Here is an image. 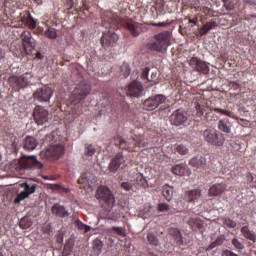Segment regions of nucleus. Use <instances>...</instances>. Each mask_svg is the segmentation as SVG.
I'll return each instance as SVG.
<instances>
[{"mask_svg":"<svg viewBox=\"0 0 256 256\" xmlns=\"http://www.w3.org/2000/svg\"><path fill=\"white\" fill-rule=\"evenodd\" d=\"M222 1L226 11H233V9H235V6L237 5L235 0H222Z\"/></svg>","mask_w":256,"mask_h":256,"instance_id":"e433bc0d","label":"nucleus"},{"mask_svg":"<svg viewBox=\"0 0 256 256\" xmlns=\"http://www.w3.org/2000/svg\"><path fill=\"white\" fill-rule=\"evenodd\" d=\"M36 59H43V54H41V52H37L36 53Z\"/></svg>","mask_w":256,"mask_h":256,"instance_id":"e2e57ef3","label":"nucleus"},{"mask_svg":"<svg viewBox=\"0 0 256 256\" xmlns=\"http://www.w3.org/2000/svg\"><path fill=\"white\" fill-rule=\"evenodd\" d=\"M53 215L56 217H61L62 219L65 217H69V211H67L62 205L54 204L52 207Z\"/></svg>","mask_w":256,"mask_h":256,"instance_id":"a878e982","label":"nucleus"},{"mask_svg":"<svg viewBox=\"0 0 256 256\" xmlns=\"http://www.w3.org/2000/svg\"><path fill=\"white\" fill-rule=\"evenodd\" d=\"M162 195L166 201H171L173 199V187L169 184H164L162 186Z\"/></svg>","mask_w":256,"mask_h":256,"instance_id":"7c9ffc66","label":"nucleus"},{"mask_svg":"<svg viewBox=\"0 0 256 256\" xmlns=\"http://www.w3.org/2000/svg\"><path fill=\"white\" fill-rule=\"evenodd\" d=\"M120 73L124 79H127V77L131 75V67H129L126 62L122 63L120 66Z\"/></svg>","mask_w":256,"mask_h":256,"instance_id":"72a5a7b5","label":"nucleus"},{"mask_svg":"<svg viewBox=\"0 0 256 256\" xmlns=\"http://www.w3.org/2000/svg\"><path fill=\"white\" fill-rule=\"evenodd\" d=\"M201 189H191L184 192V201L186 203H192L195 205V203H199V199H201Z\"/></svg>","mask_w":256,"mask_h":256,"instance_id":"412c9836","label":"nucleus"},{"mask_svg":"<svg viewBox=\"0 0 256 256\" xmlns=\"http://www.w3.org/2000/svg\"><path fill=\"white\" fill-rule=\"evenodd\" d=\"M124 29L129 31L133 37H139L143 32V24L135 21H128L124 24Z\"/></svg>","mask_w":256,"mask_h":256,"instance_id":"aec40b11","label":"nucleus"},{"mask_svg":"<svg viewBox=\"0 0 256 256\" xmlns=\"http://www.w3.org/2000/svg\"><path fill=\"white\" fill-rule=\"evenodd\" d=\"M222 256H239L237 254H235L234 252H232L231 250H224L222 252Z\"/></svg>","mask_w":256,"mask_h":256,"instance_id":"4d7b16f0","label":"nucleus"},{"mask_svg":"<svg viewBox=\"0 0 256 256\" xmlns=\"http://www.w3.org/2000/svg\"><path fill=\"white\" fill-rule=\"evenodd\" d=\"M189 165L193 169H205V167H207V158L201 155L194 156L190 159Z\"/></svg>","mask_w":256,"mask_h":256,"instance_id":"5701e85b","label":"nucleus"},{"mask_svg":"<svg viewBox=\"0 0 256 256\" xmlns=\"http://www.w3.org/2000/svg\"><path fill=\"white\" fill-rule=\"evenodd\" d=\"M218 129L223 131V133H231V122L229 119L225 118L219 121Z\"/></svg>","mask_w":256,"mask_h":256,"instance_id":"2f4dec72","label":"nucleus"},{"mask_svg":"<svg viewBox=\"0 0 256 256\" xmlns=\"http://www.w3.org/2000/svg\"><path fill=\"white\" fill-rule=\"evenodd\" d=\"M217 27V22H207L204 24L200 29H199V35L200 37H203L204 35H207L211 29H216Z\"/></svg>","mask_w":256,"mask_h":256,"instance_id":"c756f323","label":"nucleus"},{"mask_svg":"<svg viewBox=\"0 0 256 256\" xmlns=\"http://www.w3.org/2000/svg\"><path fill=\"white\" fill-rule=\"evenodd\" d=\"M189 65L198 73H202L203 75H208L209 73V66L207 65V63L199 60V58L197 57L191 58L189 61Z\"/></svg>","mask_w":256,"mask_h":256,"instance_id":"f3484780","label":"nucleus"},{"mask_svg":"<svg viewBox=\"0 0 256 256\" xmlns=\"http://www.w3.org/2000/svg\"><path fill=\"white\" fill-rule=\"evenodd\" d=\"M214 242H216V245H218V247H219V245H221L223 243V238L219 237Z\"/></svg>","mask_w":256,"mask_h":256,"instance_id":"052dcab7","label":"nucleus"},{"mask_svg":"<svg viewBox=\"0 0 256 256\" xmlns=\"http://www.w3.org/2000/svg\"><path fill=\"white\" fill-rule=\"evenodd\" d=\"M20 169H43V163L37 160V156H27L19 161Z\"/></svg>","mask_w":256,"mask_h":256,"instance_id":"4468645a","label":"nucleus"},{"mask_svg":"<svg viewBox=\"0 0 256 256\" xmlns=\"http://www.w3.org/2000/svg\"><path fill=\"white\" fill-rule=\"evenodd\" d=\"M149 71H150L149 67H146V68L143 69L142 74H141V77L143 79H146L147 81H151L149 79Z\"/></svg>","mask_w":256,"mask_h":256,"instance_id":"864d4df0","label":"nucleus"},{"mask_svg":"<svg viewBox=\"0 0 256 256\" xmlns=\"http://www.w3.org/2000/svg\"><path fill=\"white\" fill-rule=\"evenodd\" d=\"M210 116H211V113H206V119H209Z\"/></svg>","mask_w":256,"mask_h":256,"instance_id":"69168bd1","label":"nucleus"},{"mask_svg":"<svg viewBox=\"0 0 256 256\" xmlns=\"http://www.w3.org/2000/svg\"><path fill=\"white\" fill-rule=\"evenodd\" d=\"M195 109H196V115L197 117H203L204 113L207 111L205 104L203 102H198L195 104Z\"/></svg>","mask_w":256,"mask_h":256,"instance_id":"f704fd0d","label":"nucleus"},{"mask_svg":"<svg viewBox=\"0 0 256 256\" xmlns=\"http://www.w3.org/2000/svg\"><path fill=\"white\" fill-rule=\"evenodd\" d=\"M176 153L179 155H189V148L183 144H179L175 148Z\"/></svg>","mask_w":256,"mask_h":256,"instance_id":"58836bf2","label":"nucleus"},{"mask_svg":"<svg viewBox=\"0 0 256 256\" xmlns=\"http://www.w3.org/2000/svg\"><path fill=\"white\" fill-rule=\"evenodd\" d=\"M123 163H125V156H123V153L119 152L111 159L109 163L108 169L110 173H117Z\"/></svg>","mask_w":256,"mask_h":256,"instance_id":"a211bd4d","label":"nucleus"},{"mask_svg":"<svg viewBox=\"0 0 256 256\" xmlns=\"http://www.w3.org/2000/svg\"><path fill=\"white\" fill-rule=\"evenodd\" d=\"M202 137L206 143H209V145H213L214 147H223V144L225 143V136L215 130V128H207L203 131Z\"/></svg>","mask_w":256,"mask_h":256,"instance_id":"39448f33","label":"nucleus"},{"mask_svg":"<svg viewBox=\"0 0 256 256\" xmlns=\"http://www.w3.org/2000/svg\"><path fill=\"white\" fill-rule=\"evenodd\" d=\"M126 93L129 95V97H141V95H143V84L137 80H134L128 85Z\"/></svg>","mask_w":256,"mask_h":256,"instance_id":"6ab92c4d","label":"nucleus"},{"mask_svg":"<svg viewBox=\"0 0 256 256\" xmlns=\"http://www.w3.org/2000/svg\"><path fill=\"white\" fill-rule=\"evenodd\" d=\"M20 187L24 190L17 194L16 198L14 199V203L17 205L23 201V199H27L30 195L37 190V184H29L27 182L21 183Z\"/></svg>","mask_w":256,"mask_h":256,"instance_id":"ddd939ff","label":"nucleus"},{"mask_svg":"<svg viewBox=\"0 0 256 256\" xmlns=\"http://www.w3.org/2000/svg\"><path fill=\"white\" fill-rule=\"evenodd\" d=\"M226 189H227V184H225V183L213 184L208 189V196L209 197H220V195H223V193H225Z\"/></svg>","mask_w":256,"mask_h":256,"instance_id":"4be33fe9","label":"nucleus"},{"mask_svg":"<svg viewBox=\"0 0 256 256\" xmlns=\"http://www.w3.org/2000/svg\"><path fill=\"white\" fill-rule=\"evenodd\" d=\"M21 229H29L31 227V221H27V219L23 218L20 220Z\"/></svg>","mask_w":256,"mask_h":256,"instance_id":"49530a36","label":"nucleus"},{"mask_svg":"<svg viewBox=\"0 0 256 256\" xmlns=\"http://www.w3.org/2000/svg\"><path fill=\"white\" fill-rule=\"evenodd\" d=\"M31 17V12H25L23 15L20 16V21L24 25H26L27 21H29Z\"/></svg>","mask_w":256,"mask_h":256,"instance_id":"de8ad7c7","label":"nucleus"},{"mask_svg":"<svg viewBox=\"0 0 256 256\" xmlns=\"http://www.w3.org/2000/svg\"><path fill=\"white\" fill-rule=\"evenodd\" d=\"M171 209V206L167 203H160L158 204V211L163 212V211H169Z\"/></svg>","mask_w":256,"mask_h":256,"instance_id":"09e8293b","label":"nucleus"},{"mask_svg":"<svg viewBox=\"0 0 256 256\" xmlns=\"http://www.w3.org/2000/svg\"><path fill=\"white\" fill-rule=\"evenodd\" d=\"M20 37L22 40V49L25 55H33V51L37 48V42L33 39L31 31H22Z\"/></svg>","mask_w":256,"mask_h":256,"instance_id":"6e6552de","label":"nucleus"},{"mask_svg":"<svg viewBox=\"0 0 256 256\" xmlns=\"http://www.w3.org/2000/svg\"><path fill=\"white\" fill-rule=\"evenodd\" d=\"M71 251H72L71 246L66 245V246H64L62 255L69 256V255H71Z\"/></svg>","mask_w":256,"mask_h":256,"instance_id":"5fc2aeb1","label":"nucleus"},{"mask_svg":"<svg viewBox=\"0 0 256 256\" xmlns=\"http://www.w3.org/2000/svg\"><path fill=\"white\" fill-rule=\"evenodd\" d=\"M121 187L125 191H131V189H133V184H131V182H122Z\"/></svg>","mask_w":256,"mask_h":256,"instance_id":"3c124183","label":"nucleus"},{"mask_svg":"<svg viewBox=\"0 0 256 256\" xmlns=\"http://www.w3.org/2000/svg\"><path fill=\"white\" fill-rule=\"evenodd\" d=\"M111 231H114V233L118 234L120 237H125V229L123 227L113 226Z\"/></svg>","mask_w":256,"mask_h":256,"instance_id":"a18cd8bd","label":"nucleus"},{"mask_svg":"<svg viewBox=\"0 0 256 256\" xmlns=\"http://www.w3.org/2000/svg\"><path fill=\"white\" fill-rule=\"evenodd\" d=\"M55 135H57V132H52L45 136V142L51 143V145L40 153L42 159H47L48 161H51V159H59V157L65 153V147L63 145L53 144L57 143V136Z\"/></svg>","mask_w":256,"mask_h":256,"instance_id":"f03ea898","label":"nucleus"},{"mask_svg":"<svg viewBox=\"0 0 256 256\" xmlns=\"http://www.w3.org/2000/svg\"><path fill=\"white\" fill-rule=\"evenodd\" d=\"M215 247H218V245H217L216 242L214 241V242H212V243L208 246L207 250H208V251H211V249H215Z\"/></svg>","mask_w":256,"mask_h":256,"instance_id":"bf43d9fd","label":"nucleus"},{"mask_svg":"<svg viewBox=\"0 0 256 256\" xmlns=\"http://www.w3.org/2000/svg\"><path fill=\"white\" fill-rule=\"evenodd\" d=\"M51 97H53V88L48 85L38 88L33 93V98L39 103H49V101H51Z\"/></svg>","mask_w":256,"mask_h":256,"instance_id":"9b49d317","label":"nucleus"},{"mask_svg":"<svg viewBox=\"0 0 256 256\" xmlns=\"http://www.w3.org/2000/svg\"><path fill=\"white\" fill-rule=\"evenodd\" d=\"M33 117L37 125H45V123H49V111L43 106L35 107Z\"/></svg>","mask_w":256,"mask_h":256,"instance_id":"dca6fc26","label":"nucleus"},{"mask_svg":"<svg viewBox=\"0 0 256 256\" xmlns=\"http://www.w3.org/2000/svg\"><path fill=\"white\" fill-rule=\"evenodd\" d=\"M222 221L223 225H225V227H228L229 229H235V227H237V222H235L231 218H223Z\"/></svg>","mask_w":256,"mask_h":256,"instance_id":"ea45409f","label":"nucleus"},{"mask_svg":"<svg viewBox=\"0 0 256 256\" xmlns=\"http://www.w3.org/2000/svg\"><path fill=\"white\" fill-rule=\"evenodd\" d=\"M170 123L175 127H181V125H187L189 123V113L185 109H177L170 115Z\"/></svg>","mask_w":256,"mask_h":256,"instance_id":"1a4fd4ad","label":"nucleus"},{"mask_svg":"<svg viewBox=\"0 0 256 256\" xmlns=\"http://www.w3.org/2000/svg\"><path fill=\"white\" fill-rule=\"evenodd\" d=\"M173 175H179V177H184L187 174V165L181 163L172 167Z\"/></svg>","mask_w":256,"mask_h":256,"instance_id":"c85d7f7f","label":"nucleus"},{"mask_svg":"<svg viewBox=\"0 0 256 256\" xmlns=\"http://www.w3.org/2000/svg\"><path fill=\"white\" fill-rule=\"evenodd\" d=\"M108 219H112L113 221H116L117 219L109 217Z\"/></svg>","mask_w":256,"mask_h":256,"instance_id":"774afa93","label":"nucleus"},{"mask_svg":"<svg viewBox=\"0 0 256 256\" xmlns=\"http://www.w3.org/2000/svg\"><path fill=\"white\" fill-rule=\"evenodd\" d=\"M38 142L33 136H27L23 141V147L26 151H33L37 148Z\"/></svg>","mask_w":256,"mask_h":256,"instance_id":"393cba45","label":"nucleus"},{"mask_svg":"<svg viewBox=\"0 0 256 256\" xmlns=\"http://www.w3.org/2000/svg\"><path fill=\"white\" fill-rule=\"evenodd\" d=\"M74 224L78 227L80 231H85V233H89V231H91V226H88L79 219L75 220Z\"/></svg>","mask_w":256,"mask_h":256,"instance_id":"c9c22d12","label":"nucleus"},{"mask_svg":"<svg viewBox=\"0 0 256 256\" xmlns=\"http://www.w3.org/2000/svg\"><path fill=\"white\" fill-rule=\"evenodd\" d=\"M147 241L150 245H153V247H159V238H157V235H155V233L148 232Z\"/></svg>","mask_w":256,"mask_h":256,"instance_id":"473e14b6","label":"nucleus"},{"mask_svg":"<svg viewBox=\"0 0 256 256\" xmlns=\"http://www.w3.org/2000/svg\"><path fill=\"white\" fill-rule=\"evenodd\" d=\"M250 17H252V19H256V14L250 15Z\"/></svg>","mask_w":256,"mask_h":256,"instance_id":"338daca9","label":"nucleus"},{"mask_svg":"<svg viewBox=\"0 0 256 256\" xmlns=\"http://www.w3.org/2000/svg\"><path fill=\"white\" fill-rule=\"evenodd\" d=\"M231 89H234V91H237V89L241 88V84L239 82H230Z\"/></svg>","mask_w":256,"mask_h":256,"instance_id":"6e6d98bb","label":"nucleus"},{"mask_svg":"<svg viewBox=\"0 0 256 256\" xmlns=\"http://www.w3.org/2000/svg\"><path fill=\"white\" fill-rule=\"evenodd\" d=\"M97 184V177L95 174L91 172H86L81 175L78 179V185L80 189H84V191H89L93 185Z\"/></svg>","mask_w":256,"mask_h":256,"instance_id":"f8f14e48","label":"nucleus"},{"mask_svg":"<svg viewBox=\"0 0 256 256\" xmlns=\"http://www.w3.org/2000/svg\"><path fill=\"white\" fill-rule=\"evenodd\" d=\"M93 249L97 252L98 255L101 254V249H103V241L95 239L93 241Z\"/></svg>","mask_w":256,"mask_h":256,"instance_id":"a19ab883","label":"nucleus"},{"mask_svg":"<svg viewBox=\"0 0 256 256\" xmlns=\"http://www.w3.org/2000/svg\"><path fill=\"white\" fill-rule=\"evenodd\" d=\"M171 21L167 20L166 22H159V23H150L152 27H167Z\"/></svg>","mask_w":256,"mask_h":256,"instance_id":"603ef678","label":"nucleus"},{"mask_svg":"<svg viewBox=\"0 0 256 256\" xmlns=\"http://www.w3.org/2000/svg\"><path fill=\"white\" fill-rule=\"evenodd\" d=\"M95 197L100 203H105L107 207L113 208L115 206V196L107 186L98 187Z\"/></svg>","mask_w":256,"mask_h":256,"instance_id":"0eeeda50","label":"nucleus"},{"mask_svg":"<svg viewBox=\"0 0 256 256\" xmlns=\"http://www.w3.org/2000/svg\"><path fill=\"white\" fill-rule=\"evenodd\" d=\"M102 25L105 29H109L103 32L101 37V45L104 49H109V47H115L117 41H119V36L114 33L119 29V16L113 14V12L105 11L101 14Z\"/></svg>","mask_w":256,"mask_h":256,"instance_id":"f257e3e1","label":"nucleus"},{"mask_svg":"<svg viewBox=\"0 0 256 256\" xmlns=\"http://www.w3.org/2000/svg\"><path fill=\"white\" fill-rule=\"evenodd\" d=\"M169 233L177 245H183V235L181 234V230L177 228H170Z\"/></svg>","mask_w":256,"mask_h":256,"instance_id":"cd10ccee","label":"nucleus"},{"mask_svg":"<svg viewBox=\"0 0 256 256\" xmlns=\"http://www.w3.org/2000/svg\"><path fill=\"white\" fill-rule=\"evenodd\" d=\"M44 35L48 37V39H57V30L49 27L44 31Z\"/></svg>","mask_w":256,"mask_h":256,"instance_id":"4c0bfd02","label":"nucleus"},{"mask_svg":"<svg viewBox=\"0 0 256 256\" xmlns=\"http://www.w3.org/2000/svg\"><path fill=\"white\" fill-rule=\"evenodd\" d=\"M91 85L87 81L80 82L72 91V94L70 96V102L72 105H79L80 102H82L84 99H87L89 97V94L91 93Z\"/></svg>","mask_w":256,"mask_h":256,"instance_id":"20e7f679","label":"nucleus"},{"mask_svg":"<svg viewBox=\"0 0 256 256\" xmlns=\"http://www.w3.org/2000/svg\"><path fill=\"white\" fill-rule=\"evenodd\" d=\"M232 245L236 248V249H243L244 246H243V243H241V241H239V239L237 238H234L232 240Z\"/></svg>","mask_w":256,"mask_h":256,"instance_id":"8fccbe9b","label":"nucleus"},{"mask_svg":"<svg viewBox=\"0 0 256 256\" xmlns=\"http://www.w3.org/2000/svg\"><path fill=\"white\" fill-rule=\"evenodd\" d=\"M240 231L245 239L252 241V243L256 242V234L251 229H249V226H243Z\"/></svg>","mask_w":256,"mask_h":256,"instance_id":"bb28decb","label":"nucleus"},{"mask_svg":"<svg viewBox=\"0 0 256 256\" xmlns=\"http://www.w3.org/2000/svg\"><path fill=\"white\" fill-rule=\"evenodd\" d=\"M189 23H193V25H198L199 18L198 17H194L193 19H189Z\"/></svg>","mask_w":256,"mask_h":256,"instance_id":"13d9d810","label":"nucleus"},{"mask_svg":"<svg viewBox=\"0 0 256 256\" xmlns=\"http://www.w3.org/2000/svg\"><path fill=\"white\" fill-rule=\"evenodd\" d=\"M167 101V97L163 94H156L152 97H149L143 102L144 111H155L159 105H163Z\"/></svg>","mask_w":256,"mask_h":256,"instance_id":"9d476101","label":"nucleus"},{"mask_svg":"<svg viewBox=\"0 0 256 256\" xmlns=\"http://www.w3.org/2000/svg\"><path fill=\"white\" fill-rule=\"evenodd\" d=\"M154 42L147 45L149 51H157V53H163L167 51L169 45H171V32L165 30L154 35Z\"/></svg>","mask_w":256,"mask_h":256,"instance_id":"7ed1b4c3","label":"nucleus"},{"mask_svg":"<svg viewBox=\"0 0 256 256\" xmlns=\"http://www.w3.org/2000/svg\"><path fill=\"white\" fill-rule=\"evenodd\" d=\"M248 179H250V181H253V174L252 173L248 174Z\"/></svg>","mask_w":256,"mask_h":256,"instance_id":"0e129e2a","label":"nucleus"},{"mask_svg":"<svg viewBox=\"0 0 256 256\" xmlns=\"http://www.w3.org/2000/svg\"><path fill=\"white\" fill-rule=\"evenodd\" d=\"M215 113H222V115H227V117H231L233 119V117H235V114L231 111L228 110H223L221 108H214Z\"/></svg>","mask_w":256,"mask_h":256,"instance_id":"c03bdc74","label":"nucleus"},{"mask_svg":"<svg viewBox=\"0 0 256 256\" xmlns=\"http://www.w3.org/2000/svg\"><path fill=\"white\" fill-rule=\"evenodd\" d=\"M95 151L96 149L93 145H86L84 155H86V157H93V155H95Z\"/></svg>","mask_w":256,"mask_h":256,"instance_id":"79ce46f5","label":"nucleus"},{"mask_svg":"<svg viewBox=\"0 0 256 256\" xmlns=\"http://www.w3.org/2000/svg\"><path fill=\"white\" fill-rule=\"evenodd\" d=\"M184 221L187 223V225H189L192 231H201V229L205 227V223L203 222V220H201V218L195 217L187 220V217H184Z\"/></svg>","mask_w":256,"mask_h":256,"instance_id":"b1692460","label":"nucleus"},{"mask_svg":"<svg viewBox=\"0 0 256 256\" xmlns=\"http://www.w3.org/2000/svg\"><path fill=\"white\" fill-rule=\"evenodd\" d=\"M118 145L120 149L124 151H135L137 147H145L147 142L143 136H136L134 138H129L127 141L121 137L118 138Z\"/></svg>","mask_w":256,"mask_h":256,"instance_id":"423d86ee","label":"nucleus"},{"mask_svg":"<svg viewBox=\"0 0 256 256\" xmlns=\"http://www.w3.org/2000/svg\"><path fill=\"white\" fill-rule=\"evenodd\" d=\"M120 107H122V109H127V107H129V105L125 102L120 103Z\"/></svg>","mask_w":256,"mask_h":256,"instance_id":"680f3d73","label":"nucleus"},{"mask_svg":"<svg viewBox=\"0 0 256 256\" xmlns=\"http://www.w3.org/2000/svg\"><path fill=\"white\" fill-rule=\"evenodd\" d=\"M28 76L29 74L11 76L9 81L11 85L16 89V91H20V89H25V87H28L29 83H31V80Z\"/></svg>","mask_w":256,"mask_h":256,"instance_id":"2eb2a0df","label":"nucleus"},{"mask_svg":"<svg viewBox=\"0 0 256 256\" xmlns=\"http://www.w3.org/2000/svg\"><path fill=\"white\" fill-rule=\"evenodd\" d=\"M25 26L28 27V29L33 30L37 27V20H35V18H33V16L30 15V19H28Z\"/></svg>","mask_w":256,"mask_h":256,"instance_id":"37998d69","label":"nucleus"}]
</instances>
